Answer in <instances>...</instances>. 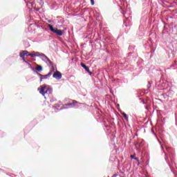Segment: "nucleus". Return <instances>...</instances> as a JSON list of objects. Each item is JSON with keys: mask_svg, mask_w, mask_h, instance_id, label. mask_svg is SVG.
Instances as JSON below:
<instances>
[{"mask_svg": "<svg viewBox=\"0 0 177 177\" xmlns=\"http://www.w3.org/2000/svg\"><path fill=\"white\" fill-rule=\"evenodd\" d=\"M134 160H136V161H138V162H139V158H134Z\"/></svg>", "mask_w": 177, "mask_h": 177, "instance_id": "obj_16", "label": "nucleus"}, {"mask_svg": "<svg viewBox=\"0 0 177 177\" xmlns=\"http://www.w3.org/2000/svg\"><path fill=\"white\" fill-rule=\"evenodd\" d=\"M27 56H30V57H35V53H29L27 55Z\"/></svg>", "mask_w": 177, "mask_h": 177, "instance_id": "obj_11", "label": "nucleus"}, {"mask_svg": "<svg viewBox=\"0 0 177 177\" xmlns=\"http://www.w3.org/2000/svg\"><path fill=\"white\" fill-rule=\"evenodd\" d=\"M122 115H123L124 118L127 120V121H128V115H127V113H125V112L122 113Z\"/></svg>", "mask_w": 177, "mask_h": 177, "instance_id": "obj_10", "label": "nucleus"}, {"mask_svg": "<svg viewBox=\"0 0 177 177\" xmlns=\"http://www.w3.org/2000/svg\"><path fill=\"white\" fill-rule=\"evenodd\" d=\"M77 103H78V102L73 100V102L72 103L66 104V106H75V104H77Z\"/></svg>", "mask_w": 177, "mask_h": 177, "instance_id": "obj_8", "label": "nucleus"}, {"mask_svg": "<svg viewBox=\"0 0 177 177\" xmlns=\"http://www.w3.org/2000/svg\"><path fill=\"white\" fill-rule=\"evenodd\" d=\"M91 3L92 6H93V5H95V0H91Z\"/></svg>", "mask_w": 177, "mask_h": 177, "instance_id": "obj_12", "label": "nucleus"}, {"mask_svg": "<svg viewBox=\"0 0 177 177\" xmlns=\"http://www.w3.org/2000/svg\"><path fill=\"white\" fill-rule=\"evenodd\" d=\"M46 59L47 62H48L49 66H50L52 67L51 71H55V66H53V62H52V61H50L48 57H46Z\"/></svg>", "mask_w": 177, "mask_h": 177, "instance_id": "obj_6", "label": "nucleus"}, {"mask_svg": "<svg viewBox=\"0 0 177 177\" xmlns=\"http://www.w3.org/2000/svg\"><path fill=\"white\" fill-rule=\"evenodd\" d=\"M49 29L52 32H54V34H56L57 35H59V37H62L63 35V30H59L57 28H53V26L51 24L48 25Z\"/></svg>", "mask_w": 177, "mask_h": 177, "instance_id": "obj_1", "label": "nucleus"}, {"mask_svg": "<svg viewBox=\"0 0 177 177\" xmlns=\"http://www.w3.org/2000/svg\"><path fill=\"white\" fill-rule=\"evenodd\" d=\"M29 53H28V51H27V50H23L21 53H20V54H19V56H20V57H21L22 59H24V56H26H26H27V55H28Z\"/></svg>", "mask_w": 177, "mask_h": 177, "instance_id": "obj_7", "label": "nucleus"}, {"mask_svg": "<svg viewBox=\"0 0 177 177\" xmlns=\"http://www.w3.org/2000/svg\"><path fill=\"white\" fill-rule=\"evenodd\" d=\"M53 77L56 80H62V73H60L59 71H57L55 73H54Z\"/></svg>", "mask_w": 177, "mask_h": 177, "instance_id": "obj_4", "label": "nucleus"}, {"mask_svg": "<svg viewBox=\"0 0 177 177\" xmlns=\"http://www.w3.org/2000/svg\"><path fill=\"white\" fill-rule=\"evenodd\" d=\"M35 57H36L37 56H39V53L36 52V53H35Z\"/></svg>", "mask_w": 177, "mask_h": 177, "instance_id": "obj_13", "label": "nucleus"}, {"mask_svg": "<svg viewBox=\"0 0 177 177\" xmlns=\"http://www.w3.org/2000/svg\"><path fill=\"white\" fill-rule=\"evenodd\" d=\"M80 66H82L83 68H84V70H86V71H87V73L90 74V75H92V72H91V71L89 70V67L88 66L85 65V64L84 63H81Z\"/></svg>", "mask_w": 177, "mask_h": 177, "instance_id": "obj_5", "label": "nucleus"}, {"mask_svg": "<svg viewBox=\"0 0 177 177\" xmlns=\"http://www.w3.org/2000/svg\"><path fill=\"white\" fill-rule=\"evenodd\" d=\"M53 71H50V72L49 73H48L47 75H41V73H39V75L40 77V81H42V80H46V78H48V77H50L52 75V72Z\"/></svg>", "mask_w": 177, "mask_h": 177, "instance_id": "obj_3", "label": "nucleus"}, {"mask_svg": "<svg viewBox=\"0 0 177 177\" xmlns=\"http://www.w3.org/2000/svg\"><path fill=\"white\" fill-rule=\"evenodd\" d=\"M117 176V174H114L113 176V177H116Z\"/></svg>", "mask_w": 177, "mask_h": 177, "instance_id": "obj_17", "label": "nucleus"}, {"mask_svg": "<svg viewBox=\"0 0 177 177\" xmlns=\"http://www.w3.org/2000/svg\"><path fill=\"white\" fill-rule=\"evenodd\" d=\"M37 71H42V66L41 65H37V67L35 68Z\"/></svg>", "mask_w": 177, "mask_h": 177, "instance_id": "obj_9", "label": "nucleus"}, {"mask_svg": "<svg viewBox=\"0 0 177 177\" xmlns=\"http://www.w3.org/2000/svg\"><path fill=\"white\" fill-rule=\"evenodd\" d=\"M46 88V84H43L42 86H40V88L37 89L39 93H41V95H42L43 96H45V95L48 93V91H49V89H48L45 91Z\"/></svg>", "mask_w": 177, "mask_h": 177, "instance_id": "obj_2", "label": "nucleus"}, {"mask_svg": "<svg viewBox=\"0 0 177 177\" xmlns=\"http://www.w3.org/2000/svg\"><path fill=\"white\" fill-rule=\"evenodd\" d=\"M131 158H133V159H135V154L134 155H131Z\"/></svg>", "mask_w": 177, "mask_h": 177, "instance_id": "obj_15", "label": "nucleus"}, {"mask_svg": "<svg viewBox=\"0 0 177 177\" xmlns=\"http://www.w3.org/2000/svg\"><path fill=\"white\" fill-rule=\"evenodd\" d=\"M41 56H42L43 57H45V59H46V55H45V54H41Z\"/></svg>", "mask_w": 177, "mask_h": 177, "instance_id": "obj_14", "label": "nucleus"}]
</instances>
